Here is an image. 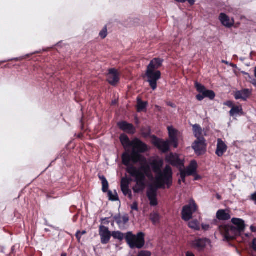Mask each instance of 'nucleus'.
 <instances>
[{
  "instance_id": "72a5a7b5",
  "label": "nucleus",
  "mask_w": 256,
  "mask_h": 256,
  "mask_svg": "<svg viewBox=\"0 0 256 256\" xmlns=\"http://www.w3.org/2000/svg\"><path fill=\"white\" fill-rule=\"evenodd\" d=\"M108 196L110 200H118V194L116 192L113 193L112 192L109 191L108 192Z\"/></svg>"
},
{
  "instance_id": "49530a36",
  "label": "nucleus",
  "mask_w": 256,
  "mask_h": 256,
  "mask_svg": "<svg viewBox=\"0 0 256 256\" xmlns=\"http://www.w3.org/2000/svg\"><path fill=\"white\" fill-rule=\"evenodd\" d=\"M188 2L189 4H190L191 5H193L194 2H195V1L196 0H186Z\"/></svg>"
},
{
  "instance_id": "7c9ffc66",
  "label": "nucleus",
  "mask_w": 256,
  "mask_h": 256,
  "mask_svg": "<svg viewBox=\"0 0 256 256\" xmlns=\"http://www.w3.org/2000/svg\"><path fill=\"white\" fill-rule=\"evenodd\" d=\"M242 110V108L240 106H234L230 110V113L231 116H234L236 115L239 112H240Z\"/></svg>"
},
{
  "instance_id": "7ed1b4c3",
  "label": "nucleus",
  "mask_w": 256,
  "mask_h": 256,
  "mask_svg": "<svg viewBox=\"0 0 256 256\" xmlns=\"http://www.w3.org/2000/svg\"><path fill=\"white\" fill-rule=\"evenodd\" d=\"M233 225H224L219 227L220 234L226 240L234 238L244 230V221L239 218H232Z\"/></svg>"
},
{
  "instance_id": "79ce46f5",
  "label": "nucleus",
  "mask_w": 256,
  "mask_h": 256,
  "mask_svg": "<svg viewBox=\"0 0 256 256\" xmlns=\"http://www.w3.org/2000/svg\"><path fill=\"white\" fill-rule=\"evenodd\" d=\"M252 248H254V250L256 251V238H254V240H253V242H252Z\"/></svg>"
},
{
  "instance_id": "9d476101",
  "label": "nucleus",
  "mask_w": 256,
  "mask_h": 256,
  "mask_svg": "<svg viewBox=\"0 0 256 256\" xmlns=\"http://www.w3.org/2000/svg\"><path fill=\"white\" fill-rule=\"evenodd\" d=\"M166 160L172 166H176L180 169V168L184 167V162L178 154H170L166 158Z\"/></svg>"
},
{
  "instance_id": "e433bc0d",
  "label": "nucleus",
  "mask_w": 256,
  "mask_h": 256,
  "mask_svg": "<svg viewBox=\"0 0 256 256\" xmlns=\"http://www.w3.org/2000/svg\"><path fill=\"white\" fill-rule=\"evenodd\" d=\"M138 256H151V254L150 252L148 251H140Z\"/></svg>"
},
{
  "instance_id": "412c9836",
  "label": "nucleus",
  "mask_w": 256,
  "mask_h": 256,
  "mask_svg": "<svg viewBox=\"0 0 256 256\" xmlns=\"http://www.w3.org/2000/svg\"><path fill=\"white\" fill-rule=\"evenodd\" d=\"M216 218L219 220H226L231 218L230 212L228 210H220L216 212Z\"/></svg>"
},
{
  "instance_id": "20e7f679",
  "label": "nucleus",
  "mask_w": 256,
  "mask_h": 256,
  "mask_svg": "<svg viewBox=\"0 0 256 256\" xmlns=\"http://www.w3.org/2000/svg\"><path fill=\"white\" fill-rule=\"evenodd\" d=\"M125 238L132 248H141L145 244L144 234L142 232H139L137 235H134L131 232H128L126 234Z\"/></svg>"
},
{
  "instance_id": "c85d7f7f",
  "label": "nucleus",
  "mask_w": 256,
  "mask_h": 256,
  "mask_svg": "<svg viewBox=\"0 0 256 256\" xmlns=\"http://www.w3.org/2000/svg\"><path fill=\"white\" fill-rule=\"evenodd\" d=\"M150 218L153 224H156L159 222L160 216L156 212H152L150 215Z\"/></svg>"
},
{
  "instance_id": "473e14b6",
  "label": "nucleus",
  "mask_w": 256,
  "mask_h": 256,
  "mask_svg": "<svg viewBox=\"0 0 256 256\" xmlns=\"http://www.w3.org/2000/svg\"><path fill=\"white\" fill-rule=\"evenodd\" d=\"M121 189H122V190L123 194L125 196L128 195L130 198V199L132 198V194L131 191L128 188H121Z\"/></svg>"
},
{
  "instance_id": "1a4fd4ad",
  "label": "nucleus",
  "mask_w": 256,
  "mask_h": 256,
  "mask_svg": "<svg viewBox=\"0 0 256 256\" xmlns=\"http://www.w3.org/2000/svg\"><path fill=\"white\" fill-rule=\"evenodd\" d=\"M120 74L118 71L114 69H110L107 74V80L112 85L115 86L120 80Z\"/></svg>"
},
{
  "instance_id": "a19ab883",
  "label": "nucleus",
  "mask_w": 256,
  "mask_h": 256,
  "mask_svg": "<svg viewBox=\"0 0 256 256\" xmlns=\"http://www.w3.org/2000/svg\"><path fill=\"white\" fill-rule=\"evenodd\" d=\"M251 199L254 202V204H256V192L252 194Z\"/></svg>"
},
{
  "instance_id": "4c0bfd02",
  "label": "nucleus",
  "mask_w": 256,
  "mask_h": 256,
  "mask_svg": "<svg viewBox=\"0 0 256 256\" xmlns=\"http://www.w3.org/2000/svg\"><path fill=\"white\" fill-rule=\"evenodd\" d=\"M170 142L172 143V144L174 146V148H176L178 146V140L177 138L170 140Z\"/></svg>"
},
{
  "instance_id": "37998d69",
  "label": "nucleus",
  "mask_w": 256,
  "mask_h": 256,
  "mask_svg": "<svg viewBox=\"0 0 256 256\" xmlns=\"http://www.w3.org/2000/svg\"><path fill=\"white\" fill-rule=\"evenodd\" d=\"M244 74L246 75V76H248V77L250 78V80L252 79V78L250 77V74L246 72H242ZM250 82H252V84H254V83L253 82V80H250Z\"/></svg>"
},
{
  "instance_id": "3c124183",
  "label": "nucleus",
  "mask_w": 256,
  "mask_h": 256,
  "mask_svg": "<svg viewBox=\"0 0 256 256\" xmlns=\"http://www.w3.org/2000/svg\"><path fill=\"white\" fill-rule=\"evenodd\" d=\"M222 63H224V64H227V65H228V64H229V62H227V61H226V60H222Z\"/></svg>"
},
{
  "instance_id": "f3484780",
  "label": "nucleus",
  "mask_w": 256,
  "mask_h": 256,
  "mask_svg": "<svg viewBox=\"0 0 256 256\" xmlns=\"http://www.w3.org/2000/svg\"><path fill=\"white\" fill-rule=\"evenodd\" d=\"M118 125L121 130L128 134H134L135 132V128L130 124L127 123L126 122H119Z\"/></svg>"
},
{
  "instance_id": "dca6fc26",
  "label": "nucleus",
  "mask_w": 256,
  "mask_h": 256,
  "mask_svg": "<svg viewBox=\"0 0 256 256\" xmlns=\"http://www.w3.org/2000/svg\"><path fill=\"white\" fill-rule=\"evenodd\" d=\"M156 194V190L155 189L152 188L148 190L147 196L151 206H156L158 204Z\"/></svg>"
},
{
  "instance_id": "ea45409f",
  "label": "nucleus",
  "mask_w": 256,
  "mask_h": 256,
  "mask_svg": "<svg viewBox=\"0 0 256 256\" xmlns=\"http://www.w3.org/2000/svg\"><path fill=\"white\" fill-rule=\"evenodd\" d=\"M204 98V94L201 93L196 96V98L200 101L202 100Z\"/></svg>"
},
{
  "instance_id": "864d4df0",
  "label": "nucleus",
  "mask_w": 256,
  "mask_h": 256,
  "mask_svg": "<svg viewBox=\"0 0 256 256\" xmlns=\"http://www.w3.org/2000/svg\"><path fill=\"white\" fill-rule=\"evenodd\" d=\"M61 256H66V253H63L62 254Z\"/></svg>"
},
{
  "instance_id": "a211bd4d",
  "label": "nucleus",
  "mask_w": 256,
  "mask_h": 256,
  "mask_svg": "<svg viewBox=\"0 0 256 256\" xmlns=\"http://www.w3.org/2000/svg\"><path fill=\"white\" fill-rule=\"evenodd\" d=\"M251 94V92L248 89H244L237 91L234 93V98L236 100L242 99L246 100Z\"/></svg>"
},
{
  "instance_id": "f704fd0d",
  "label": "nucleus",
  "mask_w": 256,
  "mask_h": 256,
  "mask_svg": "<svg viewBox=\"0 0 256 256\" xmlns=\"http://www.w3.org/2000/svg\"><path fill=\"white\" fill-rule=\"evenodd\" d=\"M150 131L148 128H142V134L144 137H146V136H148L150 134Z\"/></svg>"
},
{
  "instance_id": "9b49d317",
  "label": "nucleus",
  "mask_w": 256,
  "mask_h": 256,
  "mask_svg": "<svg viewBox=\"0 0 256 256\" xmlns=\"http://www.w3.org/2000/svg\"><path fill=\"white\" fill-rule=\"evenodd\" d=\"M100 236L101 238L102 243L103 244H106L108 242L112 236V234L108 230V228L101 226L100 228Z\"/></svg>"
},
{
  "instance_id": "f8f14e48",
  "label": "nucleus",
  "mask_w": 256,
  "mask_h": 256,
  "mask_svg": "<svg viewBox=\"0 0 256 256\" xmlns=\"http://www.w3.org/2000/svg\"><path fill=\"white\" fill-rule=\"evenodd\" d=\"M195 86L198 92L204 94L205 98H208L212 100L215 97V94L213 91L206 90L205 87L200 84L196 82L195 83Z\"/></svg>"
},
{
  "instance_id": "5701e85b",
  "label": "nucleus",
  "mask_w": 256,
  "mask_h": 256,
  "mask_svg": "<svg viewBox=\"0 0 256 256\" xmlns=\"http://www.w3.org/2000/svg\"><path fill=\"white\" fill-rule=\"evenodd\" d=\"M120 140L122 146L126 150H128L131 147L132 141L130 142L128 138L125 134H122L120 136Z\"/></svg>"
},
{
  "instance_id": "8fccbe9b",
  "label": "nucleus",
  "mask_w": 256,
  "mask_h": 256,
  "mask_svg": "<svg viewBox=\"0 0 256 256\" xmlns=\"http://www.w3.org/2000/svg\"><path fill=\"white\" fill-rule=\"evenodd\" d=\"M168 105H169L170 106H172V108H175L176 106L174 104H172V103H170V102H169L168 103Z\"/></svg>"
},
{
  "instance_id": "cd10ccee",
  "label": "nucleus",
  "mask_w": 256,
  "mask_h": 256,
  "mask_svg": "<svg viewBox=\"0 0 256 256\" xmlns=\"http://www.w3.org/2000/svg\"><path fill=\"white\" fill-rule=\"evenodd\" d=\"M168 130L170 140L176 138L177 131L172 127H168Z\"/></svg>"
},
{
  "instance_id": "c9c22d12",
  "label": "nucleus",
  "mask_w": 256,
  "mask_h": 256,
  "mask_svg": "<svg viewBox=\"0 0 256 256\" xmlns=\"http://www.w3.org/2000/svg\"><path fill=\"white\" fill-rule=\"evenodd\" d=\"M100 36L102 38H104L107 36V29L105 27L100 32Z\"/></svg>"
},
{
  "instance_id": "c756f323",
  "label": "nucleus",
  "mask_w": 256,
  "mask_h": 256,
  "mask_svg": "<svg viewBox=\"0 0 256 256\" xmlns=\"http://www.w3.org/2000/svg\"><path fill=\"white\" fill-rule=\"evenodd\" d=\"M112 236L114 238L118 239L120 240H122L124 238V234L119 231L112 232Z\"/></svg>"
},
{
  "instance_id": "ddd939ff",
  "label": "nucleus",
  "mask_w": 256,
  "mask_h": 256,
  "mask_svg": "<svg viewBox=\"0 0 256 256\" xmlns=\"http://www.w3.org/2000/svg\"><path fill=\"white\" fill-rule=\"evenodd\" d=\"M228 149V146L225 142L222 140V139L218 138V143L216 145V154L220 157L222 156L226 152Z\"/></svg>"
},
{
  "instance_id": "4be33fe9",
  "label": "nucleus",
  "mask_w": 256,
  "mask_h": 256,
  "mask_svg": "<svg viewBox=\"0 0 256 256\" xmlns=\"http://www.w3.org/2000/svg\"><path fill=\"white\" fill-rule=\"evenodd\" d=\"M162 60L159 58H155L151 60L147 68L152 70H157L162 65Z\"/></svg>"
},
{
  "instance_id": "2f4dec72",
  "label": "nucleus",
  "mask_w": 256,
  "mask_h": 256,
  "mask_svg": "<svg viewBox=\"0 0 256 256\" xmlns=\"http://www.w3.org/2000/svg\"><path fill=\"white\" fill-rule=\"evenodd\" d=\"M130 180L127 178H122L121 181V188H128Z\"/></svg>"
},
{
  "instance_id": "393cba45",
  "label": "nucleus",
  "mask_w": 256,
  "mask_h": 256,
  "mask_svg": "<svg viewBox=\"0 0 256 256\" xmlns=\"http://www.w3.org/2000/svg\"><path fill=\"white\" fill-rule=\"evenodd\" d=\"M116 222L120 226L126 224L128 221V218L127 216H120L116 218Z\"/></svg>"
},
{
  "instance_id": "f03ea898",
  "label": "nucleus",
  "mask_w": 256,
  "mask_h": 256,
  "mask_svg": "<svg viewBox=\"0 0 256 256\" xmlns=\"http://www.w3.org/2000/svg\"><path fill=\"white\" fill-rule=\"evenodd\" d=\"M163 164V162L161 160H154L150 166L152 170L156 173L155 184L158 188H164L165 185L169 188L172 182V172L170 166H166L162 172L161 168Z\"/></svg>"
},
{
  "instance_id": "6e6552de",
  "label": "nucleus",
  "mask_w": 256,
  "mask_h": 256,
  "mask_svg": "<svg viewBox=\"0 0 256 256\" xmlns=\"http://www.w3.org/2000/svg\"><path fill=\"white\" fill-rule=\"evenodd\" d=\"M192 146L196 154H203L206 152V148L205 139L201 138L199 140H196Z\"/></svg>"
},
{
  "instance_id": "39448f33",
  "label": "nucleus",
  "mask_w": 256,
  "mask_h": 256,
  "mask_svg": "<svg viewBox=\"0 0 256 256\" xmlns=\"http://www.w3.org/2000/svg\"><path fill=\"white\" fill-rule=\"evenodd\" d=\"M146 76L147 78V82L153 90L157 88V82L161 77V73L158 70H152L148 68L146 72Z\"/></svg>"
},
{
  "instance_id": "6ab92c4d",
  "label": "nucleus",
  "mask_w": 256,
  "mask_h": 256,
  "mask_svg": "<svg viewBox=\"0 0 256 256\" xmlns=\"http://www.w3.org/2000/svg\"><path fill=\"white\" fill-rule=\"evenodd\" d=\"M170 141H164L160 140H156L154 142L155 145L163 152L168 150L170 148Z\"/></svg>"
},
{
  "instance_id": "5fc2aeb1",
  "label": "nucleus",
  "mask_w": 256,
  "mask_h": 256,
  "mask_svg": "<svg viewBox=\"0 0 256 256\" xmlns=\"http://www.w3.org/2000/svg\"><path fill=\"white\" fill-rule=\"evenodd\" d=\"M228 65H230V66H233V67H234V64H230V63H229V64H228Z\"/></svg>"
},
{
  "instance_id": "a878e982",
  "label": "nucleus",
  "mask_w": 256,
  "mask_h": 256,
  "mask_svg": "<svg viewBox=\"0 0 256 256\" xmlns=\"http://www.w3.org/2000/svg\"><path fill=\"white\" fill-rule=\"evenodd\" d=\"M146 102H143L141 100L138 99L137 105L138 111V112L143 111L146 108Z\"/></svg>"
},
{
  "instance_id": "2eb2a0df",
  "label": "nucleus",
  "mask_w": 256,
  "mask_h": 256,
  "mask_svg": "<svg viewBox=\"0 0 256 256\" xmlns=\"http://www.w3.org/2000/svg\"><path fill=\"white\" fill-rule=\"evenodd\" d=\"M210 241L207 239H196L192 242V246L198 250L203 249Z\"/></svg>"
},
{
  "instance_id": "f257e3e1",
  "label": "nucleus",
  "mask_w": 256,
  "mask_h": 256,
  "mask_svg": "<svg viewBox=\"0 0 256 256\" xmlns=\"http://www.w3.org/2000/svg\"><path fill=\"white\" fill-rule=\"evenodd\" d=\"M131 146L132 150L131 154L126 152L122 154L123 164L128 166L126 170L130 174L135 178L136 185L133 188L135 192L143 190L146 186L145 175L150 178H153L150 172V166L146 164V158L138 152L146 150V146L139 140L136 138L132 141Z\"/></svg>"
},
{
  "instance_id": "58836bf2",
  "label": "nucleus",
  "mask_w": 256,
  "mask_h": 256,
  "mask_svg": "<svg viewBox=\"0 0 256 256\" xmlns=\"http://www.w3.org/2000/svg\"><path fill=\"white\" fill-rule=\"evenodd\" d=\"M202 228L204 230H208L210 228V226L208 224H202Z\"/></svg>"
},
{
  "instance_id": "a18cd8bd",
  "label": "nucleus",
  "mask_w": 256,
  "mask_h": 256,
  "mask_svg": "<svg viewBox=\"0 0 256 256\" xmlns=\"http://www.w3.org/2000/svg\"><path fill=\"white\" fill-rule=\"evenodd\" d=\"M132 208L134 210H138V205L136 203L134 204L132 206Z\"/></svg>"
},
{
  "instance_id": "0eeeda50",
  "label": "nucleus",
  "mask_w": 256,
  "mask_h": 256,
  "mask_svg": "<svg viewBox=\"0 0 256 256\" xmlns=\"http://www.w3.org/2000/svg\"><path fill=\"white\" fill-rule=\"evenodd\" d=\"M198 164L195 160L192 161L189 166L186 169L184 168L183 167L180 168V174L181 180H179V183H180L181 180L184 182L186 176L194 174L196 172Z\"/></svg>"
},
{
  "instance_id": "c03bdc74",
  "label": "nucleus",
  "mask_w": 256,
  "mask_h": 256,
  "mask_svg": "<svg viewBox=\"0 0 256 256\" xmlns=\"http://www.w3.org/2000/svg\"><path fill=\"white\" fill-rule=\"evenodd\" d=\"M80 232H78L76 234V237L78 238V241H80V238H81V236H82V235H80Z\"/></svg>"
},
{
  "instance_id": "6e6d98bb",
  "label": "nucleus",
  "mask_w": 256,
  "mask_h": 256,
  "mask_svg": "<svg viewBox=\"0 0 256 256\" xmlns=\"http://www.w3.org/2000/svg\"><path fill=\"white\" fill-rule=\"evenodd\" d=\"M199 178V176H197L196 177L195 180H198Z\"/></svg>"
},
{
  "instance_id": "423d86ee",
  "label": "nucleus",
  "mask_w": 256,
  "mask_h": 256,
  "mask_svg": "<svg viewBox=\"0 0 256 256\" xmlns=\"http://www.w3.org/2000/svg\"><path fill=\"white\" fill-rule=\"evenodd\" d=\"M198 207L195 202L193 200H191L189 204L182 208V218L185 221H188L192 216V214L196 212Z\"/></svg>"
},
{
  "instance_id": "b1692460",
  "label": "nucleus",
  "mask_w": 256,
  "mask_h": 256,
  "mask_svg": "<svg viewBox=\"0 0 256 256\" xmlns=\"http://www.w3.org/2000/svg\"><path fill=\"white\" fill-rule=\"evenodd\" d=\"M188 226L190 228L194 230H199L200 229V224L196 220H193L188 223Z\"/></svg>"
},
{
  "instance_id": "09e8293b",
  "label": "nucleus",
  "mask_w": 256,
  "mask_h": 256,
  "mask_svg": "<svg viewBox=\"0 0 256 256\" xmlns=\"http://www.w3.org/2000/svg\"><path fill=\"white\" fill-rule=\"evenodd\" d=\"M250 230H252V232H256V228L252 226H250Z\"/></svg>"
},
{
  "instance_id": "bb28decb",
  "label": "nucleus",
  "mask_w": 256,
  "mask_h": 256,
  "mask_svg": "<svg viewBox=\"0 0 256 256\" xmlns=\"http://www.w3.org/2000/svg\"><path fill=\"white\" fill-rule=\"evenodd\" d=\"M100 178L101 180L102 184V190L104 192H106L108 188V184L106 178L104 176H100Z\"/></svg>"
},
{
  "instance_id": "de8ad7c7",
  "label": "nucleus",
  "mask_w": 256,
  "mask_h": 256,
  "mask_svg": "<svg viewBox=\"0 0 256 256\" xmlns=\"http://www.w3.org/2000/svg\"><path fill=\"white\" fill-rule=\"evenodd\" d=\"M186 256H194V254L191 252H188L186 253Z\"/></svg>"
},
{
  "instance_id": "aec40b11",
  "label": "nucleus",
  "mask_w": 256,
  "mask_h": 256,
  "mask_svg": "<svg viewBox=\"0 0 256 256\" xmlns=\"http://www.w3.org/2000/svg\"><path fill=\"white\" fill-rule=\"evenodd\" d=\"M192 131L195 137L197 138L196 140H199L201 138H204V136L206 134L204 132L202 129L200 125L197 124L193 125Z\"/></svg>"
},
{
  "instance_id": "603ef678",
  "label": "nucleus",
  "mask_w": 256,
  "mask_h": 256,
  "mask_svg": "<svg viewBox=\"0 0 256 256\" xmlns=\"http://www.w3.org/2000/svg\"><path fill=\"white\" fill-rule=\"evenodd\" d=\"M86 234V232L85 231H82V232H80V234L82 236V235H83V234Z\"/></svg>"
},
{
  "instance_id": "4468645a",
  "label": "nucleus",
  "mask_w": 256,
  "mask_h": 256,
  "mask_svg": "<svg viewBox=\"0 0 256 256\" xmlns=\"http://www.w3.org/2000/svg\"><path fill=\"white\" fill-rule=\"evenodd\" d=\"M219 20L222 25L226 28H230L234 24V19L230 18L225 14L221 13L219 16Z\"/></svg>"
}]
</instances>
